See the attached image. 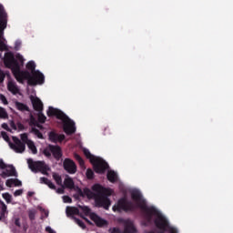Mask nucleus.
Segmentation results:
<instances>
[{
	"instance_id": "ea45409f",
	"label": "nucleus",
	"mask_w": 233,
	"mask_h": 233,
	"mask_svg": "<svg viewBox=\"0 0 233 233\" xmlns=\"http://www.w3.org/2000/svg\"><path fill=\"white\" fill-rule=\"evenodd\" d=\"M64 203H72V198L68 196L62 197Z\"/></svg>"
},
{
	"instance_id": "a18cd8bd",
	"label": "nucleus",
	"mask_w": 233,
	"mask_h": 233,
	"mask_svg": "<svg viewBox=\"0 0 233 233\" xmlns=\"http://www.w3.org/2000/svg\"><path fill=\"white\" fill-rule=\"evenodd\" d=\"M2 128H4L5 130H9L8 124H6V123L2 124Z\"/></svg>"
},
{
	"instance_id": "2eb2a0df",
	"label": "nucleus",
	"mask_w": 233,
	"mask_h": 233,
	"mask_svg": "<svg viewBox=\"0 0 233 233\" xmlns=\"http://www.w3.org/2000/svg\"><path fill=\"white\" fill-rule=\"evenodd\" d=\"M7 89L13 94V96H17V94H21V90L17 84L12 80H9L7 83Z\"/></svg>"
},
{
	"instance_id": "7c9ffc66",
	"label": "nucleus",
	"mask_w": 233,
	"mask_h": 233,
	"mask_svg": "<svg viewBox=\"0 0 233 233\" xmlns=\"http://www.w3.org/2000/svg\"><path fill=\"white\" fill-rule=\"evenodd\" d=\"M8 117V113H6V110L0 106V119H6Z\"/></svg>"
},
{
	"instance_id": "f8f14e48",
	"label": "nucleus",
	"mask_w": 233,
	"mask_h": 233,
	"mask_svg": "<svg viewBox=\"0 0 233 233\" xmlns=\"http://www.w3.org/2000/svg\"><path fill=\"white\" fill-rule=\"evenodd\" d=\"M29 125L31 127V132L36 136V137H38V139H43V134H41V132H39L38 128H43V126L39 124V122H37V120H35V118L34 117V116H30V119H29Z\"/></svg>"
},
{
	"instance_id": "9b49d317",
	"label": "nucleus",
	"mask_w": 233,
	"mask_h": 233,
	"mask_svg": "<svg viewBox=\"0 0 233 233\" xmlns=\"http://www.w3.org/2000/svg\"><path fill=\"white\" fill-rule=\"evenodd\" d=\"M9 147L11 150L15 152L16 154H23L25 152L26 147L25 143H23L19 138L13 137L12 141L9 142Z\"/></svg>"
},
{
	"instance_id": "8fccbe9b",
	"label": "nucleus",
	"mask_w": 233,
	"mask_h": 233,
	"mask_svg": "<svg viewBox=\"0 0 233 233\" xmlns=\"http://www.w3.org/2000/svg\"><path fill=\"white\" fill-rule=\"evenodd\" d=\"M86 222L89 223V225H92V222H90V220H88L87 218H85Z\"/></svg>"
},
{
	"instance_id": "ddd939ff",
	"label": "nucleus",
	"mask_w": 233,
	"mask_h": 233,
	"mask_svg": "<svg viewBox=\"0 0 233 233\" xmlns=\"http://www.w3.org/2000/svg\"><path fill=\"white\" fill-rule=\"evenodd\" d=\"M66 213L67 216H76L79 214V209L74 207H66ZM72 218L74 219L75 223H76V225L80 227V228H83V229L86 228L85 223H83V221L74 217H72Z\"/></svg>"
},
{
	"instance_id": "603ef678",
	"label": "nucleus",
	"mask_w": 233,
	"mask_h": 233,
	"mask_svg": "<svg viewBox=\"0 0 233 233\" xmlns=\"http://www.w3.org/2000/svg\"><path fill=\"white\" fill-rule=\"evenodd\" d=\"M117 233H122V232H121V230H120L119 228L117 229Z\"/></svg>"
},
{
	"instance_id": "3c124183",
	"label": "nucleus",
	"mask_w": 233,
	"mask_h": 233,
	"mask_svg": "<svg viewBox=\"0 0 233 233\" xmlns=\"http://www.w3.org/2000/svg\"><path fill=\"white\" fill-rule=\"evenodd\" d=\"M1 219H5V217H3V215L0 214V221Z\"/></svg>"
},
{
	"instance_id": "f03ea898",
	"label": "nucleus",
	"mask_w": 233,
	"mask_h": 233,
	"mask_svg": "<svg viewBox=\"0 0 233 233\" xmlns=\"http://www.w3.org/2000/svg\"><path fill=\"white\" fill-rule=\"evenodd\" d=\"M5 66L11 68L16 81L24 83L27 81L28 85H43L45 83V75L39 70H35V62L29 61L26 64L28 71H21V66L25 65V57L21 54H14L8 52L5 54L4 57Z\"/></svg>"
},
{
	"instance_id": "473e14b6",
	"label": "nucleus",
	"mask_w": 233,
	"mask_h": 233,
	"mask_svg": "<svg viewBox=\"0 0 233 233\" xmlns=\"http://www.w3.org/2000/svg\"><path fill=\"white\" fill-rule=\"evenodd\" d=\"M21 140L23 141L22 143H24V145H27L28 141H30V139H28V135L26 134H22L20 135Z\"/></svg>"
},
{
	"instance_id": "c756f323",
	"label": "nucleus",
	"mask_w": 233,
	"mask_h": 233,
	"mask_svg": "<svg viewBox=\"0 0 233 233\" xmlns=\"http://www.w3.org/2000/svg\"><path fill=\"white\" fill-rule=\"evenodd\" d=\"M27 213H28V218L30 221H34L35 219V215L37 214V210L34 208L28 209Z\"/></svg>"
},
{
	"instance_id": "aec40b11",
	"label": "nucleus",
	"mask_w": 233,
	"mask_h": 233,
	"mask_svg": "<svg viewBox=\"0 0 233 233\" xmlns=\"http://www.w3.org/2000/svg\"><path fill=\"white\" fill-rule=\"evenodd\" d=\"M64 185L66 188H70V189L75 188L74 180L69 176H66V178L64 180Z\"/></svg>"
},
{
	"instance_id": "412c9836",
	"label": "nucleus",
	"mask_w": 233,
	"mask_h": 233,
	"mask_svg": "<svg viewBox=\"0 0 233 233\" xmlns=\"http://www.w3.org/2000/svg\"><path fill=\"white\" fill-rule=\"evenodd\" d=\"M52 154L56 159H59L61 157V147L59 146H53Z\"/></svg>"
},
{
	"instance_id": "f3484780",
	"label": "nucleus",
	"mask_w": 233,
	"mask_h": 233,
	"mask_svg": "<svg viewBox=\"0 0 233 233\" xmlns=\"http://www.w3.org/2000/svg\"><path fill=\"white\" fill-rule=\"evenodd\" d=\"M14 223L15 227H18V228H22L23 232H26V230H28V223H26V221L21 222V218L15 217Z\"/></svg>"
},
{
	"instance_id": "b1692460",
	"label": "nucleus",
	"mask_w": 233,
	"mask_h": 233,
	"mask_svg": "<svg viewBox=\"0 0 233 233\" xmlns=\"http://www.w3.org/2000/svg\"><path fill=\"white\" fill-rule=\"evenodd\" d=\"M40 183L47 185V187H49V188H52L53 190H55L56 188V185H54V183H52V181L48 180V178L46 177H40Z\"/></svg>"
},
{
	"instance_id": "f704fd0d",
	"label": "nucleus",
	"mask_w": 233,
	"mask_h": 233,
	"mask_svg": "<svg viewBox=\"0 0 233 233\" xmlns=\"http://www.w3.org/2000/svg\"><path fill=\"white\" fill-rule=\"evenodd\" d=\"M3 198L6 201V203H12V195L8 193H4Z\"/></svg>"
},
{
	"instance_id": "58836bf2",
	"label": "nucleus",
	"mask_w": 233,
	"mask_h": 233,
	"mask_svg": "<svg viewBox=\"0 0 233 233\" xmlns=\"http://www.w3.org/2000/svg\"><path fill=\"white\" fill-rule=\"evenodd\" d=\"M5 77H6V73L0 69V83H3V81H5Z\"/></svg>"
},
{
	"instance_id": "49530a36",
	"label": "nucleus",
	"mask_w": 233,
	"mask_h": 233,
	"mask_svg": "<svg viewBox=\"0 0 233 233\" xmlns=\"http://www.w3.org/2000/svg\"><path fill=\"white\" fill-rule=\"evenodd\" d=\"M117 183H118L119 188L123 189V184H121V180H119V178H117Z\"/></svg>"
},
{
	"instance_id": "e433bc0d",
	"label": "nucleus",
	"mask_w": 233,
	"mask_h": 233,
	"mask_svg": "<svg viewBox=\"0 0 233 233\" xmlns=\"http://www.w3.org/2000/svg\"><path fill=\"white\" fill-rule=\"evenodd\" d=\"M21 45H23V42H21V40H16L15 42V50H21Z\"/></svg>"
},
{
	"instance_id": "79ce46f5",
	"label": "nucleus",
	"mask_w": 233,
	"mask_h": 233,
	"mask_svg": "<svg viewBox=\"0 0 233 233\" xmlns=\"http://www.w3.org/2000/svg\"><path fill=\"white\" fill-rule=\"evenodd\" d=\"M23 194V189H17L14 192V196L17 198V196H21Z\"/></svg>"
},
{
	"instance_id": "a211bd4d",
	"label": "nucleus",
	"mask_w": 233,
	"mask_h": 233,
	"mask_svg": "<svg viewBox=\"0 0 233 233\" xmlns=\"http://www.w3.org/2000/svg\"><path fill=\"white\" fill-rule=\"evenodd\" d=\"M124 233H137V228H136V226H134L133 221H126Z\"/></svg>"
},
{
	"instance_id": "37998d69",
	"label": "nucleus",
	"mask_w": 233,
	"mask_h": 233,
	"mask_svg": "<svg viewBox=\"0 0 233 233\" xmlns=\"http://www.w3.org/2000/svg\"><path fill=\"white\" fill-rule=\"evenodd\" d=\"M56 194H65V187H59L56 189Z\"/></svg>"
},
{
	"instance_id": "2f4dec72",
	"label": "nucleus",
	"mask_w": 233,
	"mask_h": 233,
	"mask_svg": "<svg viewBox=\"0 0 233 233\" xmlns=\"http://www.w3.org/2000/svg\"><path fill=\"white\" fill-rule=\"evenodd\" d=\"M3 137V139H5L6 141V143H8V145H10V143H12V141H10V137H8V135L6 134V132H2L0 134V137Z\"/></svg>"
},
{
	"instance_id": "6ab92c4d",
	"label": "nucleus",
	"mask_w": 233,
	"mask_h": 233,
	"mask_svg": "<svg viewBox=\"0 0 233 233\" xmlns=\"http://www.w3.org/2000/svg\"><path fill=\"white\" fill-rule=\"evenodd\" d=\"M6 187H21L22 183L18 179L10 178L5 182Z\"/></svg>"
},
{
	"instance_id": "f257e3e1",
	"label": "nucleus",
	"mask_w": 233,
	"mask_h": 233,
	"mask_svg": "<svg viewBox=\"0 0 233 233\" xmlns=\"http://www.w3.org/2000/svg\"><path fill=\"white\" fill-rule=\"evenodd\" d=\"M131 199H127V197H123L117 200V212L134 213L140 208L144 214V219L147 225L152 223L154 217L155 227L158 228L157 233H178L177 228L170 226L168 219L156 208L154 206H148L147 200L143 197V194L138 189H133L130 191ZM147 233H156V231H149Z\"/></svg>"
},
{
	"instance_id": "20e7f679",
	"label": "nucleus",
	"mask_w": 233,
	"mask_h": 233,
	"mask_svg": "<svg viewBox=\"0 0 233 233\" xmlns=\"http://www.w3.org/2000/svg\"><path fill=\"white\" fill-rule=\"evenodd\" d=\"M47 116H56L57 119H61L64 132H66L67 136L76 133V123H74V120L70 119L68 116L63 113V111L57 108H54L53 106H49L47 110Z\"/></svg>"
},
{
	"instance_id": "cd10ccee",
	"label": "nucleus",
	"mask_w": 233,
	"mask_h": 233,
	"mask_svg": "<svg viewBox=\"0 0 233 233\" xmlns=\"http://www.w3.org/2000/svg\"><path fill=\"white\" fill-rule=\"evenodd\" d=\"M53 179H55L56 185H59L60 187H63V179L61 178V176L57 173L53 174Z\"/></svg>"
},
{
	"instance_id": "c03bdc74",
	"label": "nucleus",
	"mask_w": 233,
	"mask_h": 233,
	"mask_svg": "<svg viewBox=\"0 0 233 233\" xmlns=\"http://www.w3.org/2000/svg\"><path fill=\"white\" fill-rule=\"evenodd\" d=\"M46 231H47L48 233H57V232H56V230L52 229V228H50V226H47V227L46 228Z\"/></svg>"
},
{
	"instance_id": "864d4df0",
	"label": "nucleus",
	"mask_w": 233,
	"mask_h": 233,
	"mask_svg": "<svg viewBox=\"0 0 233 233\" xmlns=\"http://www.w3.org/2000/svg\"><path fill=\"white\" fill-rule=\"evenodd\" d=\"M117 222H118V223H119V222H121V219H120V218H118V219H117Z\"/></svg>"
},
{
	"instance_id": "72a5a7b5",
	"label": "nucleus",
	"mask_w": 233,
	"mask_h": 233,
	"mask_svg": "<svg viewBox=\"0 0 233 233\" xmlns=\"http://www.w3.org/2000/svg\"><path fill=\"white\" fill-rule=\"evenodd\" d=\"M74 156H75V159H76V161H78L80 167H83V165H85V161L83 160V158H81V157L76 153H75Z\"/></svg>"
},
{
	"instance_id": "bb28decb",
	"label": "nucleus",
	"mask_w": 233,
	"mask_h": 233,
	"mask_svg": "<svg viewBox=\"0 0 233 233\" xmlns=\"http://www.w3.org/2000/svg\"><path fill=\"white\" fill-rule=\"evenodd\" d=\"M116 178H117V175L116 174V172H114L112 170L107 172L108 181H110L111 183H114V181H116Z\"/></svg>"
},
{
	"instance_id": "393cba45",
	"label": "nucleus",
	"mask_w": 233,
	"mask_h": 233,
	"mask_svg": "<svg viewBox=\"0 0 233 233\" xmlns=\"http://www.w3.org/2000/svg\"><path fill=\"white\" fill-rule=\"evenodd\" d=\"M27 147L32 154H37V147H35V144L32 140L27 141Z\"/></svg>"
},
{
	"instance_id": "c9c22d12",
	"label": "nucleus",
	"mask_w": 233,
	"mask_h": 233,
	"mask_svg": "<svg viewBox=\"0 0 233 233\" xmlns=\"http://www.w3.org/2000/svg\"><path fill=\"white\" fill-rule=\"evenodd\" d=\"M86 176L87 179H92L94 177V171L92 169H87Z\"/></svg>"
},
{
	"instance_id": "4be33fe9",
	"label": "nucleus",
	"mask_w": 233,
	"mask_h": 233,
	"mask_svg": "<svg viewBox=\"0 0 233 233\" xmlns=\"http://www.w3.org/2000/svg\"><path fill=\"white\" fill-rule=\"evenodd\" d=\"M15 106L17 108V110H20V112H28V106L21 102H15Z\"/></svg>"
},
{
	"instance_id": "1a4fd4ad",
	"label": "nucleus",
	"mask_w": 233,
	"mask_h": 233,
	"mask_svg": "<svg viewBox=\"0 0 233 233\" xmlns=\"http://www.w3.org/2000/svg\"><path fill=\"white\" fill-rule=\"evenodd\" d=\"M28 167L32 172H41L42 174L46 175L50 167L45 162H34L32 159L27 160Z\"/></svg>"
},
{
	"instance_id": "de8ad7c7",
	"label": "nucleus",
	"mask_w": 233,
	"mask_h": 233,
	"mask_svg": "<svg viewBox=\"0 0 233 233\" xmlns=\"http://www.w3.org/2000/svg\"><path fill=\"white\" fill-rule=\"evenodd\" d=\"M110 233H117V229L116 228H113L110 229Z\"/></svg>"
},
{
	"instance_id": "39448f33",
	"label": "nucleus",
	"mask_w": 233,
	"mask_h": 233,
	"mask_svg": "<svg viewBox=\"0 0 233 233\" xmlns=\"http://www.w3.org/2000/svg\"><path fill=\"white\" fill-rule=\"evenodd\" d=\"M8 23V15L5 10V6L0 4V57L3 56L2 52L5 50H8V46H6V39L3 35H5V29L6 28V25Z\"/></svg>"
},
{
	"instance_id": "5701e85b",
	"label": "nucleus",
	"mask_w": 233,
	"mask_h": 233,
	"mask_svg": "<svg viewBox=\"0 0 233 233\" xmlns=\"http://www.w3.org/2000/svg\"><path fill=\"white\" fill-rule=\"evenodd\" d=\"M10 127H11V128H13V130H18V132L25 130V126H23V124H21V123H17V125H15V123H14V121H11Z\"/></svg>"
},
{
	"instance_id": "a19ab883",
	"label": "nucleus",
	"mask_w": 233,
	"mask_h": 233,
	"mask_svg": "<svg viewBox=\"0 0 233 233\" xmlns=\"http://www.w3.org/2000/svg\"><path fill=\"white\" fill-rule=\"evenodd\" d=\"M38 208L41 212H43V214L46 216V218H48V214H49L48 210H46L45 208H43L41 207H38Z\"/></svg>"
},
{
	"instance_id": "09e8293b",
	"label": "nucleus",
	"mask_w": 233,
	"mask_h": 233,
	"mask_svg": "<svg viewBox=\"0 0 233 233\" xmlns=\"http://www.w3.org/2000/svg\"><path fill=\"white\" fill-rule=\"evenodd\" d=\"M113 210L116 212L117 210V207L116 206H114L113 207Z\"/></svg>"
},
{
	"instance_id": "7ed1b4c3",
	"label": "nucleus",
	"mask_w": 233,
	"mask_h": 233,
	"mask_svg": "<svg viewBox=\"0 0 233 233\" xmlns=\"http://www.w3.org/2000/svg\"><path fill=\"white\" fill-rule=\"evenodd\" d=\"M112 189L104 187L99 184L92 186L91 189L85 188L83 195L86 196L88 199H94L97 207H103L106 210H108L110 207V199L108 196H112Z\"/></svg>"
},
{
	"instance_id": "c85d7f7f",
	"label": "nucleus",
	"mask_w": 233,
	"mask_h": 233,
	"mask_svg": "<svg viewBox=\"0 0 233 233\" xmlns=\"http://www.w3.org/2000/svg\"><path fill=\"white\" fill-rule=\"evenodd\" d=\"M54 148V146L49 145L47 147H46L43 151V154L46 157H50V156H52V150Z\"/></svg>"
},
{
	"instance_id": "4c0bfd02",
	"label": "nucleus",
	"mask_w": 233,
	"mask_h": 233,
	"mask_svg": "<svg viewBox=\"0 0 233 233\" xmlns=\"http://www.w3.org/2000/svg\"><path fill=\"white\" fill-rule=\"evenodd\" d=\"M0 101L3 103V105H8V100L3 94H0Z\"/></svg>"
},
{
	"instance_id": "6e6552de",
	"label": "nucleus",
	"mask_w": 233,
	"mask_h": 233,
	"mask_svg": "<svg viewBox=\"0 0 233 233\" xmlns=\"http://www.w3.org/2000/svg\"><path fill=\"white\" fill-rule=\"evenodd\" d=\"M30 99L35 110L38 112L39 123H45V121H46V116H45V115L41 113L43 112V102L41 101V99H39V97L34 96H31Z\"/></svg>"
},
{
	"instance_id": "423d86ee",
	"label": "nucleus",
	"mask_w": 233,
	"mask_h": 233,
	"mask_svg": "<svg viewBox=\"0 0 233 233\" xmlns=\"http://www.w3.org/2000/svg\"><path fill=\"white\" fill-rule=\"evenodd\" d=\"M83 152L90 163H92L95 172L97 174H103L106 168H108V164L101 157H96L90 153V150L83 148Z\"/></svg>"
},
{
	"instance_id": "4468645a",
	"label": "nucleus",
	"mask_w": 233,
	"mask_h": 233,
	"mask_svg": "<svg viewBox=\"0 0 233 233\" xmlns=\"http://www.w3.org/2000/svg\"><path fill=\"white\" fill-rule=\"evenodd\" d=\"M64 168L68 172V174H76L77 172V167L70 158H66L64 160Z\"/></svg>"
},
{
	"instance_id": "0eeeda50",
	"label": "nucleus",
	"mask_w": 233,
	"mask_h": 233,
	"mask_svg": "<svg viewBox=\"0 0 233 233\" xmlns=\"http://www.w3.org/2000/svg\"><path fill=\"white\" fill-rule=\"evenodd\" d=\"M81 210L86 214V216H89L90 219L94 221V223L96 225V227H106L108 225V222L101 217L97 216L96 213H92L90 211V208L86 206L80 207Z\"/></svg>"
},
{
	"instance_id": "a878e982",
	"label": "nucleus",
	"mask_w": 233,
	"mask_h": 233,
	"mask_svg": "<svg viewBox=\"0 0 233 233\" xmlns=\"http://www.w3.org/2000/svg\"><path fill=\"white\" fill-rule=\"evenodd\" d=\"M0 214L2 218H5L6 214H8L6 204H5V202H0Z\"/></svg>"
},
{
	"instance_id": "dca6fc26",
	"label": "nucleus",
	"mask_w": 233,
	"mask_h": 233,
	"mask_svg": "<svg viewBox=\"0 0 233 233\" xmlns=\"http://www.w3.org/2000/svg\"><path fill=\"white\" fill-rule=\"evenodd\" d=\"M65 139V135H59L54 131L49 133V140L52 141V143H61Z\"/></svg>"
},
{
	"instance_id": "9d476101",
	"label": "nucleus",
	"mask_w": 233,
	"mask_h": 233,
	"mask_svg": "<svg viewBox=\"0 0 233 233\" xmlns=\"http://www.w3.org/2000/svg\"><path fill=\"white\" fill-rule=\"evenodd\" d=\"M0 170H2V177H10L12 176H17V172H15V167L12 165H5L3 159H0Z\"/></svg>"
}]
</instances>
